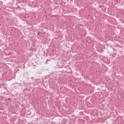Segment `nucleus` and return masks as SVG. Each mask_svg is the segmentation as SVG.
<instances>
[{
    "mask_svg": "<svg viewBox=\"0 0 124 124\" xmlns=\"http://www.w3.org/2000/svg\"><path fill=\"white\" fill-rule=\"evenodd\" d=\"M1 88V87L0 86V88Z\"/></svg>",
    "mask_w": 124,
    "mask_h": 124,
    "instance_id": "1",
    "label": "nucleus"
}]
</instances>
